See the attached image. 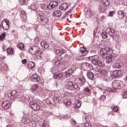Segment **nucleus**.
Segmentation results:
<instances>
[{"label":"nucleus","mask_w":127,"mask_h":127,"mask_svg":"<svg viewBox=\"0 0 127 127\" xmlns=\"http://www.w3.org/2000/svg\"><path fill=\"white\" fill-rule=\"evenodd\" d=\"M20 16L21 18H22L23 19H24V20H25V19H26V13L25 12V11H21Z\"/></svg>","instance_id":"nucleus-22"},{"label":"nucleus","mask_w":127,"mask_h":127,"mask_svg":"<svg viewBox=\"0 0 127 127\" xmlns=\"http://www.w3.org/2000/svg\"><path fill=\"white\" fill-rule=\"evenodd\" d=\"M126 79L127 80V75L126 77Z\"/></svg>","instance_id":"nucleus-64"},{"label":"nucleus","mask_w":127,"mask_h":127,"mask_svg":"<svg viewBox=\"0 0 127 127\" xmlns=\"http://www.w3.org/2000/svg\"><path fill=\"white\" fill-rule=\"evenodd\" d=\"M88 60H91L93 65H98L99 67H105V64L100 60L99 56H92L88 57Z\"/></svg>","instance_id":"nucleus-3"},{"label":"nucleus","mask_w":127,"mask_h":127,"mask_svg":"<svg viewBox=\"0 0 127 127\" xmlns=\"http://www.w3.org/2000/svg\"><path fill=\"white\" fill-rule=\"evenodd\" d=\"M123 99H127V90L126 92H123L122 94Z\"/></svg>","instance_id":"nucleus-45"},{"label":"nucleus","mask_w":127,"mask_h":127,"mask_svg":"<svg viewBox=\"0 0 127 127\" xmlns=\"http://www.w3.org/2000/svg\"><path fill=\"white\" fill-rule=\"evenodd\" d=\"M2 27L3 30H8L9 28V24H6L5 26H3L2 23Z\"/></svg>","instance_id":"nucleus-36"},{"label":"nucleus","mask_w":127,"mask_h":127,"mask_svg":"<svg viewBox=\"0 0 127 127\" xmlns=\"http://www.w3.org/2000/svg\"><path fill=\"white\" fill-rule=\"evenodd\" d=\"M100 90H104V88H100Z\"/></svg>","instance_id":"nucleus-62"},{"label":"nucleus","mask_w":127,"mask_h":127,"mask_svg":"<svg viewBox=\"0 0 127 127\" xmlns=\"http://www.w3.org/2000/svg\"><path fill=\"white\" fill-rule=\"evenodd\" d=\"M41 8L43 9H49V5H48L45 3L42 4L41 5Z\"/></svg>","instance_id":"nucleus-35"},{"label":"nucleus","mask_w":127,"mask_h":127,"mask_svg":"<svg viewBox=\"0 0 127 127\" xmlns=\"http://www.w3.org/2000/svg\"><path fill=\"white\" fill-rule=\"evenodd\" d=\"M81 105H82V102H81V101H77L74 104V108L75 109H80V108H81Z\"/></svg>","instance_id":"nucleus-28"},{"label":"nucleus","mask_w":127,"mask_h":127,"mask_svg":"<svg viewBox=\"0 0 127 127\" xmlns=\"http://www.w3.org/2000/svg\"><path fill=\"white\" fill-rule=\"evenodd\" d=\"M106 31L109 34V35H110V36H111L112 38H113V39L115 38V34H116V31L114 30V29L108 28L106 29Z\"/></svg>","instance_id":"nucleus-14"},{"label":"nucleus","mask_w":127,"mask_h":127,"mask_svg":"<svg viewBox=\"0 0 127 127\" xmlns=\"http://www.w3.org/2000/svg\"><path fill=\"white\" fill-rule=\"evenodd\" d=\"M102 3L103 4L100 5L99 9L101 12H106L107 11L106 6L110 5V1H109V0H102Z\"/></svg>","instance_id":"nucleus-6"},{"label":"nucleus","mask_w":127,"mask_h":127,"mask_svg":"<svg viewBox=\"0 0 127 127\" xmlns=\"http://www.w3.org/2000/svg\"><path fill=\"white\" fill-rule=\"evenodd\" d=\"M87 48L86 47H83L80 48V51L81 52V53H85V54H87V53H88L89 52L87 51Z\"/></svg>","instance_id":"nucleus-31"},{"label":"nucleus","mask_w":127,"mask_h":127,"mask_svg":"<svg viewBox=\"0 0 127 127\" xmlns=\"http://www.w3.org/2000/svg\"><path fill=\"white\" fill-rule=\"evenodd\" d=\"M41 46L42 47H44V48H48L49 47V45L46 43L45 41H43V42H41Z\"/></svg>","instance_id":"nucleus-29"},{"label":"nucleus","mask_w":127,"mask_h":127,"mask_svg":"<svg viewBox=\"0 0 127 127\" xmlns=\"http://www.w3.org/2000/svg\"><path fill=\"white\" fill-rule=\"evenodd\" d=\"M66 106H70L71 105V102L70 101H66L65 102Z\"/></svg>","instance_id":"nucleus-49"},{"label":"nucleus","mask_w":127,"mask_h":127,"mask_svg":"<svg viewBox=\"0 0 127 127\" xmlns=\"http://www.w3.org/2000/svg\"><path fill=\"white\" fill-rule=\"evenodd\" d=\"M89 53L92 55L91 56H98V55H97V51H96L95 49H90Z\"/></svg>","instance_id":"nucleus-25"},{"label":"nucleus","mask_w":127,"mask_h":127,"mask_svg":"<svg viewBox=\"0 0 127 127\" xmlns=\"http://www.w3.org/2000/svg\"><path fill=\"white\" fill-rule=\"evenodd\" d=\"M103 78L104 81H105V82L110 81V77L108 76V74L103 76Z\"/></svg>","instance_id":"nucleus-43"},{"label":"nucleus","mask_w":127,"mask_h":127,"mask_svg":"<svg viewBox=\"0 0 127 127\" xmlns=\"http://www.w3.org/2000/svg\"><path fill=\"white\" fill-rule=\"evenodd\" d=\"M101 36L104 39L108 38V34H107V33H106V31H102V32L101 33Z\"/></svg>","instance_id":"nucleus-33"},{"label":"nucleus","mask_w":127,"mask_h":127,"mask_svg":"<svg viewBox=\"0 0 127 127\" xmlns=\"http://www.w3.org/2000/svg\"><path fill=\"white\" fill-rule=\"evenodd\" d=\"M115 14L114 11H111L109 12V16H113Z\"/></svg>","instance_id":"nucleus-47"},{"label":"nucleus","mask_w":127,"mask_h":127,"mask_svg":"<svg viewBox=\"0 0 127 127\" xmlns=\"http://www.w3.org/2000/svg\"><path fill=\"white\" fill-rule=\"evenodd\" d=\"M81 67L83 70H90V69H93V65L89 63H83L81 64Z\"/></svg>","instance_id":"nucleus-12"},{"label":"nucleus","mask_w":127,"mask_h":127,"mask_svg":"<svg viewBox=\"0 0 127 127\" xmlns=\"http://www.w3.org/2000/svg\"><path fill=\"white\" fill-rule=\"evenodd\" d=\"M37 16L38 20L40 21L42 25H46L49 22V18L41 11L37 12Z\"/></svg>","instance_id":"nucleus-1"},{"label":"nucleus","mask_w":127,"mask_h":127,"mask_svg":"<svg viewBox=\"0 0 127 127\" xmlns=\"http://www.w3.org/2000/svg\"><path fill=\"white\" fill-rule=\"evenodd\" d=\"M122 75H123L122 71L120 70H114L113 72V76L115 79H118V78L122 77Z\"/></svg>","instance_id":"nucleus-13"},{"label":"nucleus","mask_w":127,"mask_h":127,"mask_svg":"<svg viewBox=\"0 0 127 127\" xmlns=\"http://www.w3.org/2000/svg\"><path fill=\"white\" fill-rule=\"evenodd\" d=\"M32 80L33 82H40V77H39V75L37 74H33L32 76Z\"/></svg>","instance_id":"nucleus-19"},{"label":"nucleus","mask_w":127,"mask_h":127,"mask_svg":"<svg viewBox=\"0 0 127 127\" xmlns=\"http://www.w3.org/2000/svg\"><path fill=\"white\" fill-rule=\"evenodd\" d=\"M115 36H116V38H120V36L118 35H116Z\"/></svg>","instance_id":"nucleus-56"},{"label":"nucleus","mask_w":127,"mask_h":127,"mask_svg":"<svg viewBox=\"0 0 127 127\" xmlns=\"http://www.w3.org/2000/svg\"><path fill=\"white\" fill-rule=\"evenodd\" d=\"M122 84L123 81L120 80H115L112 82V87L114 89H121L122 88Z\"/></svg>","instance_id":"nucleus-9"},{"label":"nucleus","mask_w":127,"mask_h":127,"mask_svg":"<svg viewBox=\"0 0 127 127\" xmlns=\"http://www.w3.org/2000/svg\"><path fill=\"white\" fill-rule=\"evenodd\" d=\"M42 127H45V125H44V123H42Z\"/></svg>","instance_id":"nucleus-60"},{"label":"nucleus","mask_w":127,"mask_h":127,"mask_svg":"<svg viewBox=\"0 0 127 127\" xmlns=\"http://www.w3.org/2000/svg\"><path fill=\"white\" fill-rule=\"evenodd\" d=\"M29 8L32 10H33L34 11H35V10L38 8V7L36 5V4H35V3H32L31 5L29 7Z\"/></svg>","instance_id":"nucleus-23"},{"label":"nucleus","mask_w":127,"mask_h":127,"mask_svg":"<svg viewBox=\"0 0 127 127\" xmlns=\"http://www.w3.org/2000/svg\"><path fill=\"white\" fill-rule=\"evenodd\" d=\"M56 54L61 56L62 54H63V52H62V50H57L56 52Z\"/></svg>","instance_id":"nucleus-40"},{"label":"nucleus","mask_w":127,"mask_h":127,"mask_svg":"<svg viewBox=\"0 0 127 127\" xmlns=\"http://www.w3.org/2000/svg\"><path fill=\"white\" fill-rule=\"evenodd\" d=\"M108 92H116V90H114L110 88V90H109Z\"/></svg>","instance_id":"nucleus-54"},{"label":"nucleus","mask_w":127,"mask_h":127,"mask_svg":"<svg viewBox=\"0 0 127 127\" xmlns=\"http://www.w3.org/2000/svg\"><path fill=\"white\" fill-rule=\"evenodd\" d=\"M62 52L64 53H66V51L65 50H62Z\"/></svg>","instance_id":"nucleus-58"},{"label":"nucleus","mask_w":127,"mask_h":127,"mask_svg":"<svg viewBox=\"0 0 127 127\" xmlns=\"http://www.w3.org/2000/svg\"><path fill=\"white\" fill-rule=\"evenodd\" d=\"M75 81L77 84H79L80 86H83L86 83V79L84 76L75 78Z\"/></svg>","instance_id":"nucleus-11"},{"label":"nucleus","mask_w":127,"mask_h":127,"mask_svg":"<svg viewBox=\"0 0 127 127\" xmlns=\"http://www.w3.org/2000/svg\"><path fill=\"white\" fill-rule=\"evenodd\" d=\"M83 123L85 124V127H92L91 124L87 123V122L88 121V117H83Z\"/></svg>","instance_id":"nucleus-20"},{"label":"nucleus","mask_w":127,"mask_h":127,"mask_svg":"<svg viewBox=\"0 0 127 127\" xmlns=\"http://www.w3.org/2000/svg\"><path fill=\"white\" fill-rule=\"evenodd\" d=\"M54 15L58 17H60L62 15V12L60 10H57L54 11Z\"/></svg>","instance_id":"nucleus-26"},{"label":"nucleus","mask_w":127,"mask_h":127,"mask_svg":"<svg viewBox=\"0 0 127 127\" xmlns=\"http://www.w3.org/2000/svg\"><path fill=\"white\" fill-rule=\"evenodd\" d=\"M7 53L8 54H13V50L12 48H8L7 49Z\"/></svg>","instance_id":"nucleus-44"},{"label":"nucleus","mask_w":127,"mask_h":127,"mask_svg":"<svg viewBox=\"0 0 127 127\" xmlns=\"http://www.w3.org/2000/svg\"><path fill=\"white\" fill-rule=\"evenodd\" d=\"M71 9H70L69 11H68L66 13V14L68 15V13H69V12H71Z\"/></svg>","instance_id":"nucleus-57"},{"label":"nucleus","mask_w":127,"mask_h":127,"mask_svg":"<svg viewBox=\"0 0 127 127\" xmlns=\"http://www.w3.org/2000/svg\"><path fill=\"white\" fill-rule=\"evenodd\" d=\"M111 53L112 52L110 50V48L108 47L106 48H102L100 50V54L104 59L106 58V56Z\"/></svg>","instance_id":"nucleus-7"},{"label":"nucleus","mask_w":127,"mask_h":127,"mask_svg":"<svg viewBox=\"0 0 127 127\" xmlns=\"http://www.w3.org/2000/svg\"><path fill=\"white\" fill-rule=\"evenodd\" d=\"M28 65L29 68H31L32 69L33 68V67H34V66H35V64H34V63L32 62H30L28 63Z\"/></svg>","instance_id":"nucleus-38"},{"label":"nucleus","mask_w":127,"mask_h":127,"mask_svg":"<svg viewBox=\"0 0 127 127\" xmlns=\"http://www.w3.org/2000/svg\"><path fill=\"white\" fill-rule=\"evenodd\" d=\"M58 5V2L57 1H52L49 4V10L52 9V8H55L56 6Z\"/></svg>","instance_id":"nucleus-15"},{"label":"nucleus","mask_w":127,"mask_h":127,"mask_svg":"<svg viewBox=\"0 0 127 127\" xmlns=\"http://www.w3.org/2000/svg\"><path fill=\"white\" fill-rule=\"evenodd\" d=\"M67 83L66 84V89L67 90H70V91H73L74 89L75 90L78 89V90H80V87L78 86L76 83L73 81H67Z\"/></svg>","instance_id":"nucleus-5"},{"label":"nucleus","mask_w":127,"mask_h":127,"mask_svg":"<svg viewBox=\"0 0 127 127\" xmlns=\"http://www.w3.org/2000/svg\"><path fill=\"white\" fill-rule=\"evenodd\" d=\"M29 51L31 54L35 55V56H38L41 59L42 58V56H41V55L43 53L40 51V48H39V47L36 46H33L29 50Z\"/></svg>","instance_id":"nucleus-4"},{"label":"nucleus","mask_w":127,"mask_h":127,"mask_svg":"<svg viewBox=\"0 0 127 127\" xmlns=\"http://www.w3.org/2000/svg\"><path fill=\"white\" fill-rule=\"evenodd\" d=\"M8 97L10 98V100H16L19 98V94L16 90H13L11 93L8 94Z\"/></svg>","instance_id":"nucleus-8"},{"label":"nucleus","mask_w":127,"mask_h":127,"mask_svg":"<svg viewBox=\"0 0 127 127\" xmlns=\"http://www.w3.org/2000/svg\"><path fill=\"white\" fill-rule=\"evenodd\" d=\"M98 72L99 74L103 75L104 76L108 75V71L105 69H99Z\"/></svg>","instance_id":"nucleus-27"},{"label":"nucleus","mask_w":127,"mask_h":127,"mask_svg":"<svg viewBox=\"0 0 127 127\" xmlns=\"http://www.w3.org/2000/svg\"><path fill=\"white\" fill-rule=\"evenodd\" d=\"M84 11L85 13V16L87 18H90L92 15H93V13L91 12V10L90 9L87 8H85L84 9Z\"/></svg>","instance_id":"nucleus-17"},{"label":"nucleus","mask_w":127,"mask_h":127,"mask_svg":"<svg viewBox=\"0 0 127 127\" xmlns=\"http://www.w3.org/2000/svg\"><path fill=\"white\" fill-rule=\"evenodd\" d=\"M113 112H116L117 113V112H119V108H118V107H114L113 108Z\"/></svg>","instance_id":"nucleus-46"},{"label":"nucleus","mask_w":127,"mask_h":127,"mask_svg":"<svg viewBox=\"0 0 127 127\" xmlns=\"http://www.w3.org/2000/svg\"><path fill=\"white\" fill-rule=\"evenodd\" d=\"M100 99L102 100V101H105V100H106V96L105 95H102L101 98H100Z\"/></svg>","instance_id":"nucleus-48"},{"label":"nucleus","mask_w":127,"mask_h":127,"mask_svg":"<svg viewBox=\"0 0 127 127\" xmlns=\"http://www.w3.org/2000/svg\"><path fill=\"white\" fill-rule=\"evenodd\" d=\"M72 74H73V70L72 69H68L63 73L60 72H55L54 75V77L55 79H61L64 76L65 78H68V77L72 76Z\"/></svg>","instance_id":"nucleus-2"},{"label":"nucleus","mask_w":127,"mask_h":127,"mask_svg":"<svg viewBox=\"0 0 127 127\" xmlns=\"http://www.w3.org/2000/svg\"><path fill=\"white\" fill-rule=\"evenodd\" d=\"M9 107H10V103L9 102V101H6L2 103V107L4 110L8 109Z\"/></svg>","instance_id":"nucleus-18"},{"label":"nucleus","mask_w":127,"mask_h":127,"mask_svg":"<svg viewBox=\"0 0 127 127\" xmlns=\"http://www.w3.org/2000/svg\"><path fill=\"white\" fill-rule=\"evenodd\" d=\"M125 21H127V16H126Z\"/></svg>","instance_id":"nucleus-59"},{"label":"nucleus","mask_w":127,"mask_h":127,"mask_svg":"<svg viewBox=\"0 0 127 127\" xmlns=\"http://www.w3.org/2000/svg\"><path fill=\"white\" fill-rule=\"evenodd\" d=\"M5 35H6V34L3 33L0 36V40H1V41H3V40H4Z\"/></svg>","instance_id":"nucleus-39"},{"label":"nucleus","mask_w":127,"mask_h":127,"mask_svg":"<svg viewBox=\"0 0 127 127\" xmlns=\"http://www.w3.org/2000/svg\"><path fill=\"white\" fill-rule=\"evenodd\" d=\"M84 92L86 93L87 95H91V90L90 89H89V88H88V87H86L84 88Z\"/></svg>","instance_id":"nucleus-34"},{"label":"nucleus","mask_w":127,"mask_h":127,"mask_svg":"<svg viewBox=\"0 0 127 127\" xmlns=\"http://www.w3.org/2000/svg\"><path fill=\"white\" fill-rule=\"evenodd\" d=\"M6 127H11V125H8Z\"/></svg>","instance_id":"nucleus-61"},{"label":"nucleus","mask_w":127,"mask_h":127,"mask_svg":"<svg viewBox=\"0 0 127 127\" xmlns=\"http://www.w3.org/2000/svg\"><path fill=\"white\" fill-rule=\"evenodd\" d=\"M5 22L6 24H9V21L7 19L5 20Z\"/></svg>","instance_id":"nucleus-53"},{"label":"nucleus","mask_w":127,"mask_h":127,"mask_svg":"<svg viewBox=\"0 0 127 127\" xmlns=\"http://www.w3.org/2000/svg\"><path fill=\"white\" fill-rule=\"evenodd\" d=\"M118 17L120 19H123V18L125 17V14L124 13V12H123V11L119 10L118 11Z\"/></svg>","instance_id":"nucleus-24"},{"label":"nucleus","mask_w":127,"mask_h":127,"mask_svg":"<svg viewBox=\"0 0 127 127\" xmlns=\"http://www.w3.org/2000/svg\"><path fill=\"white\" fill-rule=\"evenodd\" d=\"M113 68H116L117 69H120V68H121V65H120V63H116L115 64H114L113 65Z\"/></svg>","instance_id":"nucleus-41"},{"label":"nucleus","mask_w":127,"mask_h":127,"mask_svg":"<svg viewBox=\"0 0 127 127\" xmlns=\"http://www.w3.org/2000/svg\"><path fill=\"white\" fill-rule=\"evenodd\" d=\"M123 3L124 5H125L126 6H127V0H124Z\"/></svg>","instance_id":"nucleus-51"},{"label":"nucleus","mask_w":127,"mask_h":127,"mask_svg":"<svg viewBox=\"0 0 127 127\" xmlns=\"http://www.w3.org/2000/svg\"><path fill=\"white\" fill-rule=\"evenodd\" d=\"M56 65H60L61 64H62V63H61L60 61H58L56 62Z\"/></svg>","instance_id":"nucleus-52"},{"label":"nucleus","mask_w":127,"mask_h":127,"mask_svg":"<svg viewBox=\"0 0 127 127\" xmlns=\"http://www.w3.org/2000/svg\"><path fill=\"white\" fill-rule=\"evenodd\" d=\"M17 47L20 50H23V48H24V45H23V44H22V43H19L17 45Z\"/></svg>","instance_id":"nucleus-37"},{"label":"nucleus","mask_w":127,"mask_h":127,"mask_svg":"<svg viewBox=\"0 0 127 127\" xmlns=\"http://www.w3.org/2000/svg\"><path fill=\"white\" fill-rule=\"evenodd\" d=\"M97 33V31H96V30L94 29V31L93 32V35L94 36H96V34Z\"/></svg>","instance_id":"nucleus-55"},{"label":"nucleus","mask_w":127,"mask_h":127,"mask_svg":"<svg viewBox=\"0 0 127 127\" xmlns=\"http://www.w3.org/2000/svg\"><path fill=\"white\" fill-rule=\"evenodd\" d=\"M87 77L90 80H93L94 79V73L91 71L87 72Z\"/></svg>","instance_id":"nucleus-30"},{"label":"nucleus","mask_w":127,"mask_h":127,"mask_svg":"<svg viewBox=\"0 0 127 127\" xmlns=\"http://www.w3.org/2000/svg\"><path fill=\"white\" fill-rule=\"evenodd\" d=\"M28 0H20V2L22 5H24L27 3Z\"/></svg>","instance_id":"nucleus-42"},{"label":"nucleus","mask_w":127,"mask_h":127,"mask_svg":"<svg viewBox=\"0 0 127 127\" xmlns=\"http://www.w3.org/2000/svg\"><path fill=\"white\" fill-rule=\"evenodd\" d=\"M112 53H110V54H109L108 55H107V56H106V63L107 64H110V63H111V62H112L113 61V55Z\"/></svg>","instance_id":"nucleus-16"},{"label":"nucleus","mask_w":127,"mask_h":127,"mask_svg":"<svg viewBox=\"0 0 127 127\" xmlns=\"http://www.w3.org/2000/svg\"><path fill=\"white\" fill-rule=\"evenodd\" d=\"M37 88H38V84H35L32 86L31 89L33 92H35V91L37 90Z\"/></svg>","instance_id":"nucleus-32"},{"label":"nucleus","mask_w":127,"mask_h":127,"mask_svg":"<svg viewBox=\"0 0 127 127\" xmlns=\"http://www.w3.org/2000/svg\"><path fill=\"white\" fill-rule=\"evenodd\" d=\"M29 106L35 112H37L40 110V106L34 102H30Z\"/></svg>","instance_id":"nucleus-10"},{"label":"nucleus","mask_w":127,"mask_h":127,"mask_svg":"<svg viewBox=\"0 0 127 127\" xmlns=\"http://www.w3.org/2000/svg\"><path fill=\"white\" fill-rule=\"evenodd\" d=\"M22 63L23 64H26V63H27V60H26V59L23 60Z\"/></svg>","instance_id":"nucleus-50"},{"label":"nucleus","mask_w":127,"mask_h":127,"mask_svg":"<svg viewBox=\"0 0 127 127\" xmlns=\"http://www.w3.org/2000/svg\"><path fill=\"white\" fill-rule=\"evenodd\" d=\"M59 9L61 10H66V9H68V5L66 3H64L60 6Z\"/></svg>","instance_id":"nucleus-21"},{"label":"nucleus","mask_w":127,"mask_h":127,"mask_svg":"<svg viewBox=\"0 0 127 127\" xmlns=\"http://www.w3.org/2000/svg\"><path fill=\"white\" fill-rule=\"evenodd\" d=\"M100 90H104V88H100Z\"/></svg>","instance_id":"nucleus-63"}]
</instances>
